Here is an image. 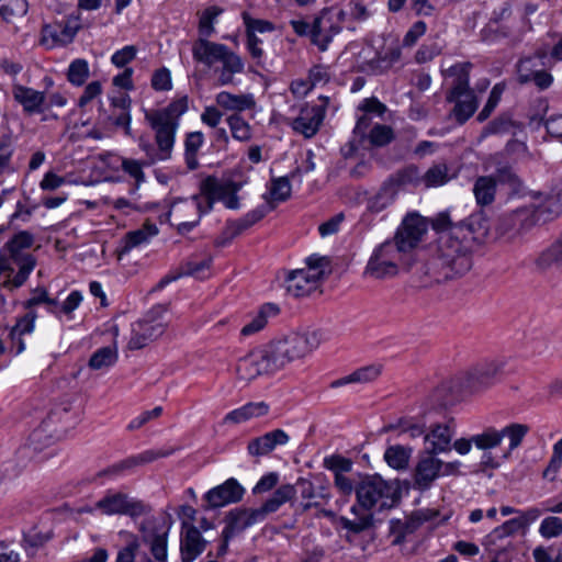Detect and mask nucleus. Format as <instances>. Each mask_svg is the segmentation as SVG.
I'll return each instance as SVG.
<instances>
[{
	"mask_svg": "<svg viewBox=\"0 0 562 562\" xmlns=\"http://www.w3.org/2000/svg\"><path fill=\"white\" fill-rule=\"evenodd\" d=\"M425 233L426 225L423 217L416 214L407 215L397 228L394 238L382 243L373 254L398 267L403 254L415 248Z\"/></svg>",
	"mask_w": 562,
	"mask_h": 562,
	"instance_id": "nucleus-5",
	"label": "nucleus"
},
{
	"mask_svg": "<svg viewBox=\"0 0 562 562\" xmlns=\"http://www.w3.org/2000/svg\"><path fill=\"white\" fill-rule=\"evenodd\" d=\"M423 184L426 188L440 187L446 184L450 177L446 164H437L431 166L424 175H422Z\"/></svg>",
	"mask_w": 562,
	"mask_h": 562,
	"instance_id": "nucleus-53",
	"label": "nucleus"
},
{
	"mask_svg": "<svg viewBox=\"0 0 562 562\" xmlns=\"http://www.w3.org/2000/svg\"><path fill=\"white\" fill-rule=\"evenodd\" d=\"M342 21V16L338 15V11L333 9H324L321 14L313 21V44L319 50L325 52L328 48L333 37L341 31L338 22Z\"/></svg>",
	"mask_w": 562,
	"mask_h": 562,
	"instance_id": "nucleus-14",
	"label": "nucleus"
},
{
	"mask_svg": "<svg viewBox=\"0 0 562 562\" xmlns=\"http://www.w3.org/2000/svg\"><path fill=\"white\" fill-rule=\"evenodd\" d=\"M291 196V183L288 177L273 178L268 194L263 199L270 203L284 202Z\"/></svg>",
	"mask_w": 562,
	"mask_h": 562,
	"instance_id": "nucleus-46",
	"label": "nucleus"
},
{
	"mask_svg": "<svg viewBox=\"0 0 562 562\" xmlns=\"http://www.w3.org/2000/svg\"><path fill=\"white\" fill-rule=\"evenodd\" d=\"M221 13L222 10L217 7H210L202 13L199 22V38L207 40V37L214 33L215 29L213 24Z\"/></svg>",
	"mask_w": 562,
	"mask_h": 562,
	"instance_id": "nucleus-61",
	"label": "nucleus"
},
{
	"mask_svg": "<svg viewBox=\"0 0 562 562\" xmlns=\"http://www.w3.org/2000/svg\"><path fill=\"white\" fill-rule=\"evenodd\" d=\"M89 64L83 58L72 60L67 70L68 81L77 87L82 86L89 77Z\"/></svg>",
	"mask_w": 562,
	"mask_h": 562,
	"instance_id": "nucleus-58",
	"label": "nucleus"
},
{
	"mask_svg": "<svg viewBox=\"0 0 562 562\" xmlns=\"http://www.w3.org/2000/svg\"><path fill=\"white\" fill-rule=\"evenodd\" d=\"M227 125L231 130L232 136L238 142H249L252 137L251 126L237 113L229 115L226 119Z\"/></svg>",
	"mask_w": 562,
	"mask_h": 562,
	"instance_id": "nucleus-49",
	"label": "nucleus"
},
{
	"mask_svg": "<svg viewBox=\"0 0 562 562\" xmlns=\"http://www.w3.org/2000/svg\"><path fill=\"white\" fill-rule=\"evenodd\" d=\"M548 57L544 49H538L532 56L520 58L517 63V81L520 85L533 83L539 90L550 88L553 77L544 68Z\"/></svg>",
	"mask_w": 562,
	"mask_h": 562,
	"instance_id": "nucleus-10",
	"label": "nucleus"
},
{
	"mask_svg": "<svg viewBox=\"0 0 562 562\" xmlns=\"http://www.w3.org/2000/svg\"><path fill=\"white\" fill-rule=\"evenodd\" d=\"M321 272L312 273L304 269L292 270L285 278L286 292L294 297H302L316 290Z\"/></svg>",
	"mask_w": 562,
	"mask_h": 562,
	"instance_id": "nucleus-23",
	"label": "nucleus"
},
{
	"mask_svg": "<svg viewBox=\"0 0 562 562\" xmlns=\"http://www.w3.org/2000/svg\"><path fill=\"white\" fill-rule=\"evenodd\" d=\"M394 139V132L391 126L384 124H374L369 131L367 143L371 147H383Z\"/></svg>",
	"mask_w": 562,
	"mask_h": 562,
	"instance_id": "nucleus-51",
	"label": "nucleus"
},
{
	"mask_svg": "<svg viewBox=\"0 0 562 562\" xmlns=\"http://www.w3.org/2000/svg\"><path fill=\"white\" fill-rule=\"evenodd\" d=\"M82 295L79 291H72L67 299L60 303L56 299L48 297L46 290L37 286V306L44 305L45 308L56 315L71 314L81 303Z\"/></svg>",
	"mask_w": 562,
	"mask_h": 562,
	"instance_id": "nucleus-29",
	"label": "nucleus"
},
{
	"mask_svg": "<svg viewBox=\"0 0 562 562\" xmlns=\"http://www.w3.org/2000/svg\"><path fill=\"white\" fill-rule=\"evenodd\" d=\"M27 11V3L25 0H3L0 5V15L9 21L13 16H22Z\"/></svg>",
	"mask_w": 562,
	"mask_h": 562,
	"instance_id": "nucleus-64",
	"label": "nucleus"
},
{
	"mask_svg": "<svg viewBox=\"0 0 562 562\" xmlns=\"http://www.w3.org/2000/svg\"><path fill=\"white\" fill-rule=\"evenodd\" d=\"M183 528L186 531L180 541L181 561L192 562L205 550L207 541L203 539L196 527H187L183 522Z\"/></svg>",
	"mask_w": 562,
	"mask_h": 562,
	"instance_id": "nucleus-26",
	"label": "nucleus"
},
{
	"mask_svg": "<svg viewBox=\"0 0 562 562\" xmlns=\"http://www.w3.org/2000/svg\"><path fill=\"white\" fill-rule=\"evenodd\" d=\"M454 226H463L462 237H473V244L481 241L490 229L488 221L483 212L471 214L465 221L456 224Z\"/></svg>",
	"mask_w": 562,
	"mask_h": 562,
	"instance_id": "nucleus-36",
	"label": "nucleus"
},
{
	"mask_svg": "<svg viewBox=\"0 0 562 562\" xmlns=\"http://www.w3.org/2000/svg\"><path fill=\"white\" fill-rule=\"evenodd\" d=\"M473 194L477 205L486 206L494 202L496 180L492 176H480L473 184Z\"/></svg>",
	"mask_w": 562,
	"mask_h": 562,
	"instance_id": "nucleus-39",
	"label": "nucleus"
},
{
	"mask_svg": "<svg viewBox=\"0 0 562 562\" xmlns=\"http://www.w3.org/2000/svg\"><path fill=\"white\" fill-rule=\"evenodd\" d=\"M412 449L401 445L390 446L384 452V460L389 467L395 470H404L408 467Z\"/></svg>",
	"mask_w": 562,
	"mask_h": 562,
	"instance_id": "nucleus-45",
	"label": "nucleus"
},
{
	"mask_svg": "<svg viewBox=\"0 0 562 562\" xmlns=\"http://www.w3.org/2000/svg\"><path fill=\"white\" fill-rule=\"evenodd\" d=\"M495 178L496 184H507L512 190H519L521 182L519 177L515 173L512 166L506 162H497L495 172L492 175Z\"/></svg>",
	"mask_w": 562,
	"mask_h": 562,
	"instance_id": "nucleus-54",
	"label": "nucleus"
},
{
	"mask_svg": "<svg viewBox=\"0 0 562 562\" xmlns=\"http://www.w3.org/2000/svg\"><path fill=\"white\" fill-rule=\"evenodd\" d=\"M143 532V540L150 548L154 558L159 562L167 560V538L169 527L158 529L154 518L145 519L139 527Z\"/></svg>",
	"mask_w": 562,
	"mask_h": 562,
	"instance_id": "nucleus-21",
	"label": "nucleus"
},
{
	"mask_svg": "<svg viewBox=\"0 0 562 562\" xmlns=\"http://www.w3.org/2000/svg\"><path fill=\"white\" fill-rule=\"evenodd\" d=\"M262 520L263 518L258 508L232 509L225 516L226 526L222 531V537L231 540L237 533Z\"/></svg>",
	"mask_w": 562,
	"mask_h": 562,
	"instance_id": "nucleus-19",
	"label": "nucleus"
},
{
	"mask_svg": "<svg viewBox=\"0 0 562 562\" xmlns=\"http://www.w3.org/2000/svg\"><path fill=\"white\" fill-rule=\"evenodd\" d=\"M442 461L436 454L422 452L414 470V483L420 491L428 490L441 475Z\"/></svg>",
	"mask_w": 562,
	"mask_h": 562,
	"instance_id": "nucleus-20",
	"label": "nucleus"
},
{
	"mask_svg": "<svg viewBox=\"0 0 562 562\" xmlns=\"http://www.w3.org/2000/svg\"><path fill=\"white\" fill-rule=\"evenodd\" d=\"M553 267H562V233L553 243L535 255L532 259V269L537 273H547Z\"/></svg>",
	"mask_w": 562,
	"mask_h": 562,
	"instance_id": "nucleus-25",
	"label": "nucleus"
},
{
	"mask_svg": "<svg viewBox=\"0 0 562 562\" xmlns=\"http://www.w3.org/2000/svg\"><path fill=\"white\" fill-rule=\"evenodd\" d=\"M212 258L210 256L199 257L196 255L188 257L179 266L180 277L191 276L195 278H204L210 269Z\"/></svg>",
	"mask_w": 562,
	"mask_h": 562,
	"instance_id": "nucleus-42",
	"label": "nucleus"
},
{
	"mask_svg": "<svg viewBox=\"0 0 562 562\" xmlns=\"http://www.w3.org/2000/svg\"><path fill=\"white\" fill-rule=\"evenodd\" d=\"M382 372V366L378 363L369 364L362 367L352 373L337 379L330 383V387L337 389L350 383H369L374 381L378 376H380Z\"/></svg>",
	"mask_w": 562,
	"mask_h": 562,
	"instance_id": "nucleus-37",
	"label": "nucleus"
},
{
	"mask_svg": "<svg viewBox=\"0 0 562 562\" xmlns=\"http://www.w3.org/2000/svg\"><path fill=\"white\" fill-rule=\"evenodd\" d=\"M95 508L105 515H127L137 518L151 512V507L143 501L130 497L124 493H111L95 503Z\"/></svg>",
	"mask_w": 562,
	"mask_h": 562,
	"instance_id": "nucleus-12",
	"label": "nucleus"
},
{
	"mask_svg": "<svg viewBox=\"0 0 562 562\" xmlns=\"http://www.w3.org/2000/svg\"><path fill=\"white\" fill-rule=\"evenodd\" d=\"M158 234V228L154 224L144 225L143 228L136 229L133 232H128L125 236V245L123 247L124 251H130L131 249L146 244L149 241L150 237H154Z\"/></svg>",
	"mask_w": 562,
	"mask_h": 562,
	"instance_id": "nucleus-48",
	"label": "nucleus"
},
{
	"mask_svg": "<svg viewBox=\"0 0 562 562\" xmlns=\"http://www.w3.org/2000/svg\"><path fill=\"white\" fill-rule=\"evenodd\" d=\"M279 311L278 305L273 303L263 304L257 314L241 328L240 334L243 336H250L260 331L267 325L268 318L277 316Z\"/></svg>",
	"mask_w": 562,
	"mask_h": 562,
	"instance_id": "nucleus-40",
	"label": "nucleus"
},
{
	"mask_svg": "<svg viewBox=\"0 0 562 562\" xmlns=\"http://www.w3.org/2000/svg\"><path fill=\"white\" fill-rule=\"evenodd\" d=\"M456 436V424L453 419L445 424H435L424 436V452L440 454L451 451V442Z\"/></svg>",
	"mask_w": 562,
	"mask_h": 562,
	"instance_id": "nucleus-17",
	"label": "nucleus"
},
{
	"mask_svg": "<svg viewBox=\"0 0 562 562\" xmlns=\"http://www.w3.org/2000/svg\"><path fill=\"white\" fill-rule=\"evenodd\" d=\"M192 56L196 63L212 68L217 74L220 86L234 85L235 75L244 72L245 61L227 45L198 38L192 45Z\"/></svg>",
	"mask_w": 562,
	"mask_h": 562,
	"instance_id": "nucleus-4",
	"label": "nucleus"
},
{
	"mask_svg": "<svg viewBox=\"0 0 562 562\" xmlns=\"http://www.w3.org/2000/svg\"><path fill=\"white\" fill-rule=\"evenodd\" d=\"M463 226H453L438 239L436 255L429 263L437 281L452 279L472 267L473 237L463 238Z\"/></svg>",
	"mask_w": 562,
	"mask_h": 562,
	"instance_id": "nucleus-3",
	"label": "nucleus"
},
{
	"mask_svg": "<svg viewBox=\"0 0 562 562\" xmlns=\"http://www.w3.org/2000/svg\"><path fill=\"white\" fill-rule=\"evenodd\" d=\"M473 65L470 61L458 63L445 70V76L452 79L451 88L447 94H459L472 90L470 88V71Z\"/></svg>",
	"mask_w": 562,
	"mask_h": 562,
	"instance_id": "nucleus-30",
	"label": "nucleus"
},
{
	"mask_svg": "<svg viewBox=\"0 0 562 562\" xmlns=\"http://www.w3.org/2000/svg\"><path fill=\"white\" fill-rule=\"evenodd\" d=\"M324 337L319 331L293 333L274 339L239 359L237 373L251 381L261 374H272L289 363L302 359L316 349Z\"/></svg>",
	"mask_w": 562,
	"mask_h": 562,
	"instance_id": "nucleus-1",
	"label": "nucleus"
},
{
	"mask_svg": "<svg viewBox=\"0 0 562 562\" xmlns=\"http://www.w3.org/2000/svg\"><path fill=\"white\" fill-rule=\"evenodd\" d=\"M60 32L53 26L46 25L42 31V44L47 45L48 47L54 46L57 43L65 44L71 42L75 36V31L69 30L68 27L57 26Z\"/></svg>",
	"mask_w": 562,
	"mask_h": 562,
	"instance_id": "nucleus-50",
	"label": "nucleus"
},
{
	"mask_svg": "<svg viewBox=\"0 0 562 562\" xmlns=\"http://www.w3.org/2000/svg\"><path fill=\"white\" fill-rule=\"evenodd\" d=\"M288 441L289 436L284 430L274 429L250 440L247 450L250 456L261 457L270 453L277 446L286 445Z\"/></svg>",
	"mask_w": 562,
	"mask_h": 562,
	"instance_id": "nucleus-28",
	"label": "nucleus"
},
{
	"mask_svg": "<svg viewBox=\"0 0 562 562\" xmlns=\"http://www.w3.org/2000/svg\"><path fill=\"white\" fill-rule=\"evenodd\" d=\"M295 495L296 488L294 485L283 484L279 486L273 494L260 507H258L263 520L269 514L279 510L283 504L291 502Z\"/></svg>",
	"mask_w": 562,
	"mask_h": 562,
	"instance_id": "nucleus-34",
	"label": "nucleus"
},
{
	"mask_svg": "<svg viewBox=\"0 0 562 562\" xmlns=\"http://www.w3.org/2000/svg\"><path fill=\"white\" fill-rule=\"evenodd\" d=\"M425 520L427 517L422 512L414 513L406 521L391 520L390 532L394 537L392 543L402 544L406 536L413 533Z\"/></svg>",
	"mask_w": 562,
	"mask_h": 562,
	"instance_id": "nucleus-35",
	"label": "nucleus"
},
{
	"mask_svg": "<svg viewBox=\"0 0 562 562\" xmlns=\"http://www.w3.org/2000/svg\"><path fill=\"white\" fill-rule=\"evenodd\" d=\"M446 100L447 102L454 104L450 115L459 124H464L474 114L479 105V100L474 90L454 94L452 98L451 94H447Z\"/></svg>",
	"mask_w": 562,
	"mask_h": 562,
	"instance_id": "nucleus-27",
	"label": "nucleus"
},
{
	"mask_svg": "<svg viewBox=\"0 0 562 562\" xmlns=\"http://www.w3.org/2000/svg\"><path fill=\"white\" fill-rule=\"evenodd\" d=\"M552 202L538 206L519 207L498 217L496 231L499 235L514 238L529 232L539 222L552 220L559 211L551 210Z\"/></svg>",
	"mask_w": 562,
	"mask_h": 562,
	"instance_id": "nucleus-6",
	"label": "nucleus"
},
{
	"mask_svg": "<svg viewBox=\"0 0 562 562\" xmlns=\"http://www.w3.org/2000/svg\"><path fill=\"white\" fill-rule=\"evenodd\" d=\"M117 360V351L115 348L106 346L98 349L89 360V367L94 370L111 367Z\"/></svg>",
	"mask_w": 562,
	"mask_h": 562,
	"instance_id": "nucleus-57",
	"label": "nucleus"
},
{
	"mask_svg": "<svg viewBox=\"0 0 562 562\" xmlns=\"http://www.w3.org/2000/svg\"><path fill=\"white\" fill-rule=\"evenodd\" d=\"M80 419V409L70 401L55 403L43 417L40 428L46 445L61 439Z\"/></svg>",
	"mask_w": 562,
	"mask_h": 562,
	"instance_id": "nucleus-7",
	"label": "nucleus"
},
{
	"mask_svg": "<svg viewBox=\"0 0 562 562\" xmlns=\"http://www.w3.org/2000/svg\"><path fill=\"white\" fill-rule=\"evenodd\" d=\"M65 103L66 99L58 93L37 91V114H42V121L56 120L58 117L57 110L63 108Z\"/></svg>",
	"mask_w": 562,
	"mask_h": 562,
	"instance_id": "nucleus-38",
	"label": "nucleus"
},
{
	"mask_svg": "<svg viewBox=\"0 0 562 562\" xmlns=\"http://www.w3.org/2000/svg\"><path fill=\"white\" fill-rule=\"evenodd\" d=\"M188 111V97L183 95L166 108L145 110V120L150 127L161 128L159 137L161 140L175 138L179 126V119Z\"/></svg>",
	"mask_w": 562,
	"mask_h": 562,
	"instance_id": "nucleus-9",
	"label": "nucleus"
},
{
	"mask_svg": "<svg viewBox=\"0 0 562 562\" xmlns=\"http://www.w3.org/2000/svg\"><path fill=\"white\" fill-rule=\"evenodd\" d=\"M150 128L155 132L156 147L143 137L139 139V148L145 153L147 158L145 162L146 166L170 159L176 142L175 138H167L166 140H161L159 137L161 128L158 126Z\"/></svg>",
	"mask_w": 562,
	"mask_h": 562,
	"instance_id": "nucleus-24",
	"label": "nucleus"
},
{
	"mask_svg": "<svg viewBox=\"0 0 562 562\" xmlns=\"http://www.w3.org/2000/svg\"><path fill=\"white\" fill-rule=\"evenodd\" d=\"M294 486L296 491H300L302 499L305 501L299 505L301 513H306L312 508H318L322 506V502H319L316 494V486L313 482L307 479L300 477Z\"/></svg>",
	"mask_w": 562,
	"mask_h": 562,
	"instance_id": "nucleus-43",
	"label": "nucleus"
},
{
	"mask_svg": "<svg viewBox=\"0 0 562 562\" xmlns=\"http://www.w3.org/2000/svg\"><path fill=\"white\" fill-rule=\"evenodd\" d=\"M241 16L246 27V34L252 33L257 35V33L272 32L276 30L274 24L268 20L251 18L247 12H243Z\"/></svg>",
	"mask_w": 562,
	"mask_h": 562,
	"instance_id": "nucleus-62",
	"label": "nucleus"
},
{
	"mask_svg": "<svg viewBox=\"0 0 562 562\" xmlns=\"http://www.w3.org/2000/svg\"><path fill=\"white\" fill-rule=\"evenodd\" d=\"M215 101L218 106L237 113L251 110L256 105L255 98L251 93L233 94L227 91H221L216 94Z\"/></svg>",
	"mask_w": 562,
	"mask_h": 562,
	"instance_id": "nucleus-32",
	"label": "nucleus"
},
{
	"mask_svg": "<svg viewBox=\"0 0 562 562\" xmlns=\"http://www.w3.org/2000/svg\"><path fill=\"white\" fill-rule=\"evenodd\" d=\"M33 244L34 236L26 231L16 233L5 243L3 249L10 255L12 262L19 267V271L12 279L3 282L4 286L20 288L29 279L35 266V258L30 252Z\"/></svg>",
	"mask_w": 562,
	"mask_h": 562,
	"instance_id": "nucleus-8",
	"label": "nucleus"
},
{
	"mask_svg": "<svg viewBox=\"0 0 562 562\" xmlns=\"http://www.w3.org/2000/svg\"><path fill=\"white\" fill-rule=\"evenodd\" d=\"M472 441L483 451L497 448L502 443L499 430L494 427H487L481 434L472 436Z\"/></svg>",
	"mask_w": 562,
	"mask_h": 562,
	"instance_id": "nucleus-55",
	"label": "nucleus"
},
{
	"mask_svg": "<svg viewBox=\"0 0 562 562\" xmlns=\"http://www.w3.org/2000/svg\"><path fill=\"white\" fill-rule=\"evenodd\" d=\"M204 144V134L200 131L190 132L184 137V161L189 170L199 167L198 154Z\"/></svg>",
	"mask_w": 562,
	"mask_h": 562,
	"instance_id": "nucleus-41",
	"label": "nucleus"
},
{
	"mask_svg": "<svg viewBox=\"0 0 562 562\" xmlns=\"http://www.w3.org/2000/svg\"><path fill=\"white\" fill-rule=\"evenodd\" d=\"M352 465L353 463L351 459L338 453L327 456L324 458L323 461V467L328 471H331L334 473V476H336V473L340 475L349 473L352 470Z\"/></svg>",
	"mask_w": 562,
	"mask_h": 562,
	"instance_id": "nucleus-60",
	"label": "nucleus"
},
{
	"mask_svg": "<svg viewBox=\"0 0 562 562\" xmlns=\"http://www.w3.org/2000/svg\"><path fill=\"white\" fill-rule=\"evenodd\" d=\"M397 190L392 180H385L379 190L367 200V211L373 214L381 213L395 201Z\"/></svg>",
	"mask_w": 562,
	"mask_h": 562,
	"instance_id": "nucleus-31",
	"label": "nucleus"
},
{
	"mask_svg": "<svg viewBox=\"0 0 562 562\" xmlns=\"http://www.w3.org/2000/svg\"><path fill=\"white\" fill-rule=\"evenodd\" d=\"M319 99L323 102L322 104H306L300 110L299 115L290 123L293 131L302 134L306 138H311L318 132L325 117V110L329 102V98L321 97Z\"/></svg>",
	"mask_w": 562,
	"mask_h": 562,
	"instance_id": "nucleus-13",
	"label": "nucleus"
},
{
	"mask_svg": "<svg viewBox=\"0 0 562 562\" xmlns=\"http://www.w3.org/2000/svg\"><path fill=\"white\" fill-rule=\"evenodd\" d=\"M387 180H392L394 182V188L397 190L398 187L402 186H419L423 184V178L419 172V169L411 165L400 171H397L395 175L387 178Z\"/></svg>",
	"mask_w": 562,
	"mask_h": 562,
	"instance_id": "nucleus-52",
	"label": "nucleus"
},
{
	"mask_svg": "<svg viewBox=\"0 0 562 562\" xmlns=\"http://www.w3.org/2000/svg\"><path fill=\"white\" fill-rule=\"evenodd\" d=\"M223 198V183L214 176H207L200 182V193L192 196L194 206L200 218L203 214L209 213L215 201Z\"/></svg>",
	"mask_w": 562,
	"mask_h": 562,
	"instance_id": "nucleus-22",
	"label": "nucleus"
},
{
	"mask_svg": "<svg viewBox=\"0 0 562 562\" xmlns=\"http://www.w3.org/2000/svg\"><path fill=\"white\" fill-rule=\"evenodd\" d=\"M171 454L170 450H146L139 454L131 456L122 461H119L98 473L99 477L115 479L132 472L136 467L147 464L159 458H165Z\"/></svg>",
	"mask_w": 562,
	"mask_h": 562,
	"instance_id": "nucleus-16",
	"label": "nucleus"
},
{
	"mask_svg": "<svg viewBox=\"0 0 562 562\" xmlns=\"http://www.w3.org/2000/svg\"><path fill=\"white\" fill-rule=\"evenodd\" d=\"M35 314L31 311L16 321L10 331L12 348L19 355L25 349V336H31L34 330Z\"/></svg>",
	"mask_w": 562,
	"mask_h": 562,
	"instance_id": "nucleus-33",
	"label": "nucleus"
},
{
	"mask_svg": "<svg viewBox=\"0 0 562 562\" xmlns=\"http://www.w3.org/2000/svg\"><path fill=\"white\" fill-rule=\"evenodd\" d=\"M14 100L23 105L26 113L33 114L35 112V91L26 88L20 83H14L12 88Z\"/></svg>",
	"mask_w": 562,
	"mask_h": 562,
	"instance_id": "nucleus-59",
	"label": "nucleus"
},
{
	"mask_svg": "<svg viewBox=\"0 0 562 562\" xmlns=\"http://www.w3.org/2000/svg\"><path fill=\"white\" fill-rule=\"evenodd\" d=\"M356 498L357 504L351 507V513L357 517L349 519L341 516L339 519L341 527L353 533L368 530L374 522L372 513L359 515V508L382 512L394 507L398 502L397 488L379 474L359 475L356 482Z\"/></svg>",
	"mask_w": 562,
	"mask_h": 562,
	"instance_id": "nucleus-2",
	"label": "nucleus"
},
{
	"mask_svg": "<svg viewBox=\"0 0 562 562\" xmlns=\"http://www.w3.org/2000/svg\"><path fill=\"white\" fill-rule=\"evenodd\" d=\"M528 431L529 427L527 425L513 423L499 429L501 440L503 441L507 437L509 439V451H513L520 446Z\"/></svg>",
	"mask_w": 562,
	"mask_h": 562,
	"instance_id": "nucleus-56",
	"label": "nucleus"
},
{
	"mask_svg": "<svg viewBox=\"0 0 562 562\" xmlns=\"http://www.w3.org/2000/svg\"><path fill=\"white\" fill-rule=\"evenodd\" d=\"M505 361L499 359L485 360L468 372L467 387L479 391L493 385L503 374Z\"/></svg>",
	"mask_w": 562,
	"mask_h": 562,
	"instance_id": "nucleus-15",
	"label": "nucleus"
},
{
	"mask_svg": "<svg viewBox=\"0 0 562 562\" xmlns=\"http://www.w3.org/2000/svg\"><path fill=\"white\" fill-rule=\"evenodd\" d=\"M401 56V46L398 44H392L379 52L372 64L380 71H386L400 61Z\"/></svg>",
	"mask_w": 562,
	"mask_h": 562,
	"instance_id": "nucleus-47",
	"label": "nucleus"
},
{
	"mask_svg": "<svg viewBox=\"0 0 562 562\" xmlns=\"http://www.w3.org/2000/svg\"><path fill=\"white\" fill-rule=\"evenodd\" d=\"M504 90H505L504 83H496L492 88L484 108L477 115V121L483 122L488 119V116L492 114V112L495 110V108L499 103Z\"/></svg>",
	"mask_w": 562,
	"mask_h": 562,
	"instance_id": "nucleus-63",
	"label": "nucleus"
},
{
	"mask_svg": "<svg viewBox=\"0 0 562 562\" xmlns=\"http://www.w3.org/2000/svg\"><path fill=\"white\" fill-rule=\"evenodd\" d=\"M166 311V305H157L147 314L146 318L133 324L131 338L127 344L128 349H142L164 334L165 324L158 321V317Z\"/></svg>",
	"mask_w": 562,
	"mask_h": 562,
	"instance_id": "nucleus-11",
	"label": "nucleus"
},
{
	"mask_svg": "<svg viewBox=\"0 0 562 562\" xmlns=\"http://www.w3.org/2000/svg\"><path fill=\"white\" fill-rule=\"evenodd\" d=\"M245 488L239 482L231 477L224 483L211 488L204 495L209 508H218L243 499Z\"/></svg>",
	"mask_w": 562,
	"mask_h": 562,
	"instance_id": "nucleus-18",
	"label": "nucleus"
},
{
	"mask_svg": "<svg viewBox=\"0 0 562 562\" xmlns=\"http://www.w3.org/2000/svg\"><path fill=\"white\" fill-rule=\"evenodd\" d=\"M397 266L394 263H389L375 254H372L366 267V273L375 279L394 277L397 274Z\"/></svg>",
	"mask_w": 562,
	"mask_h": 562,
	"instance_id": "nucleus-44",
	"label": "nucleus"
}]
</instances>
